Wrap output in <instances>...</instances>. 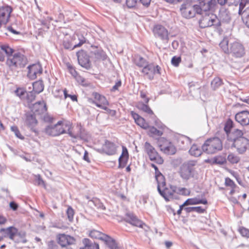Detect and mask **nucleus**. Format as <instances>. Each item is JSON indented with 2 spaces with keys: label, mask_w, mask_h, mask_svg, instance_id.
Wrapping results in <instances>:
<instances>
[{
  "label": "nucleus",
  "mask_w": 249,
  "mask_h": 249,
  "mask_svg": "<svg viewBox=\"0 0 249 249\" xmlns=\"http://www.w3.org/2000/svg\"><path fill=\"white\" fill-rule=\"evenodd\" d=\"M219 46L226 53H229L230 49L229 47V41L228 38H224L219 43Z\"/></svg>",
  "instance_id": "nucleus-42"
},
{
  "label": "nucleus",
  "mask_w": 249,
  "mask_h": 249,
  "mask_svg": "<svg viewBox=\"0 0 249 249\" xmlns=\"http://www.w3.org/2000/svg\"><path fill=\"white\" fill-rule=\"evenodd\" d=\"M27 77L31 79L34 80L42 73V68L39 63H36L29 65L28 68Z\"/></svg>",
  "instance_id": "nucleus-16"
},
{
  "label": "nucleus",
  "mask_w": 249,
  "mask_h": 249,
  "mask_svg": "<svg viewBox=\"0 0 249 249\" xmlns=\"http://www.w3.org/2000/svg\"><path fill=\"white\" fill-rule=\"evenodd\" d=\"M148 134L150 136H161L163 134V132L159 130H158L154 126H150L149 125Z\"/></svg>",
  "instance_id": "nucleus-44"
},
{
  "label": "nucleus",
  "mask_w": 249,
  "mask_h": 249,
  "mask_svg": "<svg viewBox=\"0 0 249 249\" xmlns=\"http://www.w3.org/2000/svg\"><path fill=\"white\" fill-rule=\"evenodd\" d=\"M223 84L222 79L216 77L211 82V87L213 90H216Z\"/></svg>",
  "instance_id": "nucleus-43"
},
{
  "label": "nucleus",
  "mask_w": 249,
  "mask_h": 249,
  "mask_svg": "<svg viewBox=\"0 0 249 249\" xmlns=\"http://www.w3.org/2000/svg\"><path fill=\"white\" fill-rule=\"evenodd\" d=\"M36 182L38 185H42L45 186V182L43 181L42 178H41L40 175H38L36 176Z\"/></svg>",
  "instance_id": "nucleus-62"
},
{
  "label": "nucleus",
  "mask_w": 249,
  "mask_h": 249,
  "mask_svg": "<svg viewBox=\"0 0 249 249\" xmlns=\"http://www.w3.org/2000/svg\"><path fill=\"white\" fill-rule=\"evenodd\" d=\"M108 106H105L106 109H103L106 111V113L111 116H115L116 114V111L113 109H110L108 108Z\"/></svg>",
  "instance_id": "nucleus-59"
},
{
  "label": "nucleus",
  "mask_w": 249,
  "mask_h": 249,
  "mask_svg": "<svg viewBox=\"0 0 249 249\" xmlns=\"http://www.w3.org/2000/svg\"><path fill=\"white\" fill-rule=\"evenodd\" d=\"M107 236V235L95 230L91 231L89 232V236L91 238L100 239L103 241Z\"/></svg>",
  "instance_id": "nucleus-33"
},
{
  "label": "nucleus",
  "mask_w": 249,
  "mask_h": 249,
  "mask_svg": "<svg viewBox=\"0 0 249 249\" xmlns=\"http://www.w3.org/2000/svg\"><path fill=\"white\" fill-rule=\"evenodd\" d=\"M160 67L153 63L146 65L142 69V72L143 75L149 80H153L156 74H160Z\"/></svg>",
  "instance_id": "nucleus-9"
},
{
  "label": "nucleus",
  "mask_w": 249,
  "mask_h": 249,
  "mask_svg": "<svg viewBox=\"0 0 249 249\" xmlns=\"http://www.w3.org/2000/svg\"><path fill=\"white\" fill-rule=\"evenodd\" d=\"M130 113L138 125L144 129H147L149 128V124L146 122L143 118L133 111H131Z\"/></svg>",
  "instance_id": "nucleus-25"
},
{
  "label": "nucleus",
  "mask_w": 249,
  "mask_h": 249,
  "mask_svg": "<svg viewBox=\"0 0 249 249\" xmlns=\"http://www.w3.org/2000/svg\"><path fill=\"white\" fill-rule=\"evenodd\" d=\"M31 111L35 115H40L47 111V107L44 101L37 102L31 107Z\"/></svg>",
  "instance_id": "nucleus-22"
},
{
  "label": "nucleus",
  "mask_w": 249,
  "mask_h": 249,
  "mask_svg": "<svg viewBox=\"0 0 249 249\" xmlns=\"http://www.w3.org/2000/svg\"><path fill=\"white\" fill-rule=\"evenodd\" d=\"M94 206L99 210L104 211L106 210V207L101 202L100 199L97 198H94L92 200Z\"/></svg>",
  "instance_id": "nucleus-48"
},
{
  "label": "nucleus",
  "mask_w": 249,
  "mask_h": 249,
  "mask_svg": "<svg viewBox=\"0 0 249 249\" xmlns=\"http://www.w3.org/2000/svg\"><path fill=\"white\" fill-rule=\"evenodd\" d=\"M27 91L25 89L22 88H18L15 90V93L17 96L19 97L21 99H25L26 94Z\"/></svg>",
  "instance_id": "nucleus-46"
},
{
  "label": "nucleus",
  "mask_w": 249,
  "mask_h": 249,
  "mask_svg": "<svg viewBox=\"0 0 249 249\" xmlns=\"http://www.w3.org/2000/svg\"><path fill=\"white\" fill-rule=\"evenodd\" d=\"M66 214H67V215L69 220L70 222H72L73 219L74 211L71 207V206L68 207V208L67 210V211H66Z\"/></svg>",
  "instance_id": "nucleus-52"
},
{
  "label": "nucleus",
  "mask_w": 249,
  "mask_h": 249,
  "mask_svg": "<svg viewBox=\"0 0 249 249\" xmlns=\"http://www.w3.org/2000/svg\"><path fill=\"white\" fill-rule=\"evenodd\" d=\"M12 12V8L10 6H4L0 8V27L8 22Z\"/></svg>",
  "instance_id": "nucleus-20"
},
{
  "label": "nucleus",
  "mask_w": 249,
  "mask_h": 249,
  "mask_svg": "<svg viewBox=\"0 0 249 249\" xmlns=\"http://www.w3.org/2000/svg\"><path fill=\"white\" fill-rule=\"evenodd\" d=\"M208 204V200L205 197H203L201 199L197 197L190 198L187 199L184 202V205H194L197 204Z\"/></svg>",
  "instance_id": "nucleus-30"
},
{
  "label": "nucleus",
  "mask_w": 249,
  "mask_h": 249,
  "mask_svg": "<svg viewBox=\"0 0 249 249\" xmlns=\"http://www.w3.org/2000/svg\"><path fill=\"white\" fill-rule=\"evenodd\" d=\"M68 69L69 70V72L71 73V74L74 77L78 74L77 71H75L74 68L71 66V65H67Z\"/></svg>",
  "instance_id": "nucleus-61"
},
{
  "label": "nucleus",
  "mask_w": 249,
  "mask_h": 249,
  "mask_svg": "<svg viewBox=\"0 0 249 249\" xmlns=\"http://www.w3.org/2000/svg\"><path fill=\"white\" fill-rule=\"evenodd\" d=\"M189 153L191 155L198 157L202 154V150L196 145H193L189 150Z\"/></svg>",
  "instance_id": "nucleus-45"
},
{
  "label": "nucleus",
  "mask_w": 249,
  "mask_h": 249,
  "mask_svg": "<svg viewBox=\"0 0 249 249\" xmlns=\"http://www.w3.org/2000/svg\"><path fill=\"white\" fill-rule=\"evenodd\" d=\"M154 36L162 41L167 42L169 40V33L167 29L161 25H155L153 29Z\"/></svg>",
  "instance_id": "nucleus-15"
},
{
  "label": "nucleus",
  "mask_w": 249,
  "mask_h": 249,
  "mask_svg": "<svg viewBox=\"0 0 249 249\" xmlns=\"http://www.w3.org/2000/svg\"><path fill=\"white\" fill-rule=\"evenodd\" d=\"M199 5L200 12L202 10L204 11H210L213 9L216 5L215 0H199Z\"/></svg>",
  "instance_id": "nucleus-26"
},
{
  "label": "nucleus",
  "mask_w": 249,
  "mask_h": 249,
  "mask_svg": "<svg viewBox=\"0 0 249 249\" xmlns=\"http://www.w3.org/2000/svg\"><path fill=\"white\" fill-rule=\"evenodd\" d=\"M181 61V58L180 56L178 57L176 56H174V57H172L171 59L172 64L175 67L178 66Z\"/></svg>",
  "instance_id": "nucleus-55"
},
{
  "label": "nucleus",
  "mask_w": 249,
  "mask_h": 249,
  "mask_svg": "<svg viewBox=\"0 0 249 249\" xmlns=\"http://www.w3.org/2000/svg\"><path fill=\"white\" fill-rule=\"evenodd\" d=\"M227 160L231 164H237L240 161V158L237 154L231 153L228 155Z\"/></svg>",
  "instance_id": "nucleus-40"
},
{
  "label": "nucleus",
  "mask_w": 249,
  "mask_h": 249,
  "mask_svg": "<svg viewBox=\"0 0 249 249\" xmlns=\"http://www.w3.org/2000/svg\"><path fill=\"white\" fill-rule=\"evenodd\" d=\"M124 221L130 224L133 226L143 228L146 225L142 220L138 218V217L134 214L131 213H127L124 217Z\"/></svg>",
  "instance_id": "nucleus-17"
},
{
  "label": "nucleus",
  "mask_w": 249,
  "mask_h": 249,
  "mask_svg": "<svg viewBox=\"0 0 249 249\" xmlns=\"http://www.w3.org/2000/svg\"><path fill=\"white\" fill-rule=\"evenodd\" d=\"M72 124L69 121L62 120L53 125H48L45 129V133L50 136L55 137L68 133L72 137L75 138L72 132Z\"/></svg>",
  "instance_id": "nucleus-3"
},
{
  "label": "nucleus",
  "mask_w": 249,
  "mask_h": 249,
  "mask_svg": "<svg viewBox=\"0 0 249 249\" xmlns=\"http://www.w3.org/2000/svg\"><path fill=\"white\" fill-rule=\"evenodd\" d=\"M207 207L203 208L201 206L194 207V212H196L198 213H203L206 212Z\"/></svg>",
  "instance_id": "nucleus-58"
},
{
  "label": "nucleus",
  "mask_w": 249,
  "mask_h": 249,
  "mask_svg": "<svg viewBox=\"0 0 249 249\" xmlns=\"http://www.w3.org/2000/svg\"><path fill=\"white\" fill-rule=\"evenodd\" d=\"M225 185L229 187L231 189L230 195L232 196L236 192V189L237 188V185L234 182L229 178H226L225 179Z\"/></svg>",
  "instance_id": "nucleus-31"
},
{
  "label": "nucleus",
  "mask_w": 249,
  "mask_h": 249,
  "mask_svg": "<svg viewBox=\"0 0 249 249\" xmlns=\"http://www.w3.org/2000/svg\"><path fill=\"white\" fill-rule=\"evenodd\" d=\"M176 146L179 149H185L188 148L190 144L189 139L184 136H180L175 140Z\"/></svg>",
  "instance_id": "nucleus-24"
},
{
  "label": "nucleus",
  "mask_w": 249,
  "mask_h": 249,
  "mask_svg": "<svg viewBox=\"0 0 249 249\" xmlns=\"http://www.w3.org/2000/svg\"><path fill=\"white\" fill-rule=\"evenodd\" d=\"M155 171V178L158 183V190L160 195L166 201H172L178 199L177 196L176 186H166L165 178L159 170L158 167L154 164H151Z\"/></svg>",
  "instance_id": "nucleus-1"
},
{
  "label": "nucleus",
  "mask_w": 249,
  "mask_h": 249,
  "mask_svg": "<svg viewBox=\"0 0 249 249\" xmlns=\"http://www.w3.org/2000/svg\"><path fill=\"white\" fill-rule=\"evenodd\" d=\"M36 93L34 92L33 91L27 93L25 100L27 101L28 103H32L35 101L36 97Z\"/></svg>",
  "instance_id": "nucleus-50"
},
{
  "label": "nucleus",
  "mask_w": 249,
  "mask_h": 249,
  "mask_svg": "<svg viewBox=\"0 0 249 249\" xmlns=\"http://www.w3.org/2000/svg\"><path fill=\"white\" fill-rule=\"evenodd\" d=\"M147 104H144L142 102H139L137 103V107L148 114L153 115L154 114L153 111L151 109L149 106L147 105Z\"/></svg>",
  "instance_id": "nucleus-34"
},
{
  "label": "nucleus",
  "mask_w": 249,
  "mask_h": 249,
  "mask_svg": "<svg viewBox=\"0 0 249 249\" xmlns=\"http://www.w3.org/2000/svg\"><path fill=\"white\" fill-rule=\"evenodd\" d=\"M223 148L221 140L218 137L207 139L202 146V150L208 154H213L221 151Z\"/></svg>",
  "instance_id": "nucleus-4"
},
{
  "label": "nucleus",
  "mask_w": 249,
  "mask_h": 249,
  "mask_svg": "<svg viewBox=\"0 0 249 249\" xmlns=\"http://www.w3.org/2000/svg\"><path fill=\"white\" fill-rule=\"evenodd\" d=\"M241 15L242 19L246 26L249 27V7L244 8L241 12H239Z\"/></svg>",
  "instance_id": "nucleus-32"
},
{
  "label": "nucleus",
  "mask_w": 249,
  "mask_h": 249,
  "mask_svg": "<svg viewBox=\"0 0 249 249\" xmlns=\"http://www.w3.org/2000/svg\"><path fill=\"white\" fill-rule=\"evenodd\" d=\"M238 232L243 237L249 238V229L244 227H240L238 229Z\"/></svg>",
  "instance_id": "nucleus-51"
},
{
  "label": "nucleus",
  "mask_w": 249,
  "mask_h": 249,
  "mask_svg": "<svg viewBox=\"0 0 249 249\" xmlns=\"http://www.w3.org/2000/svg\"><path fill=\"white\" fill-rule=\"evenodd\" d=\"M201 28H205L210 27L218 28L221 26V22L216 15L212 13H206L203 15L199 21Z\"/></svg>",
  "instance_id": "nucleus-5"
},
{
  "label": "nucleus",
  "mask_w": 249,
  "mask_h": 249,
  "mask_svg": "<svg viewBox=\"0 0 249 249\" xmlns=\"http://www.w3.org/2000/svg\"><path fill=\"white\" fill-rule=\"evenodd\" d=\"M144 148L145 153L151 161H154L158 164H162L163 163V159L150 143L147 142H145L144 144Z\"/></svg>",
  "instance_id": "nucleus-7"
},
{
  "label": "nucleus",
  "mask_w": 249,
  "mask_h": 249,
  "mask_svg": "<svg viewBox=\"0 0 249 249\" xmlns=\"http://www.w3.org/2000/svg\"><path fill=\"white\" fill-rule=\"evenodd\" d=\"M181 15L186 18H190L194 17L196 13H200V8L198 5H193L189 0L182 3L180 8Z\"/></svg>",
  "instance_id": "nucleus-6"
},
{
  "label": "nucleus",
  "mask_w": 249,
  "mask_h": 249,
  "mask_svg": "<svg viewBox=\"0 0 249 249\" xmlns=\"http://www.w3.org/2000/svg\"><path fill=\"white\" fill-rule=\"evenodd\" d=\"M0 233L1 234L0 237H3V239L5 237H8L13 240L15 237L18 234V232L17 228L10 226L6 228H1Z\"/></svg>",
  "instance_id": "nucleus-19"
},
{
  "label": "nucleus",
  "mask_w": 249,
  "mask_h": 249,
  "mask_svg": "<svg viewBox=\"0 0 249 249\" xmlns=\"http://www.w3.org/2000/svg\"><path fill=\"white\" fill-rule=\"evenodd\" d=\"M247 2H248L246 0H227V3L229 5H237L239 4V12H241L243 9L245 7V5Z\"/></svg>",
  "instance_id": "nucleus-35"
},
{
  "label": "nucleus",
  "mask_w": 249,
  "mask_h": 249,
  "mask_svg": "<svg viewBox=\"0 0 249 249\" xmlns=\"http://www.w3.org/2000/svg\"><path fill=\"white\" fill-rule=\"evenodd\" d=\"M104 241L110 249H120L115 241L111 237L108 235L107 236V238H105Z\"/></svg>",
  "instance_id": "nucleus-37"
},
{
  "label": "nucleus",
  "mask_w": 249,
  "mask_h": 249,
  "mask_svg": "<svg viewBox=\"0 0 249 249\" xmlns=\"http://www.w3.org/2000/svg\"><path fill=\"white\" fill-rule=\"evenodd\" d=\"M134 62L139 67H144L146 65L148 64L146 60L140 55L136 56Z\"/></svg>",
  "instance_id": "nucleus-39"
},
{
  "label": "nucleus",
  "mask_w": 249,
  "mask_h": 249,
  "mask_svg": "<svg viewBox=\"0 0 249 249\" xmlns=\"http://www.w3.org/2000/svg\"><path fill=\"white\" fill-rule=\"evenodd\" d=\"M79 42L75 45H74L72 49H74L76 48L80 47L82 45L85 44L86 42V38L83 36H81L79 38Z\"/></svg>",
  "instance_id": "nucleus-54"
},
{
  "label": "nucleus",
  "mask_w": 249,
  "mask_h": 249,
  "mask_svg": "<svg viewBox=\"0 0 249 249\" xmlns=\"http://www.w3.org/2000/svg\"><path fill=\"white\" fill-rule=\"evenodd\" d=\"M44 120L46 122L51 123L53 122V121L54 120V118L53 117H52L49 115H47L44 116Z\"/></svg>",
  "instance_id": "nucleus-64"
},
{
  "label": "nucleus",
  "mask_w": 249,
  "mask_h": 249,
  "mask_svg": "<svg viewBox=\"0 0 249 249\" xmlns=\"http://www.w3.org/2000/svg\"><path fill=\"white\" fill-rule=\"evenodd\" d=\"M0 48L7 55L6 64L10 69L22 68L26 64L27 59L23 54L16 53L13 55L14 50L6 45H1Z\"/></svg>",
  "instance_id": "nucleus-2"
},
{
  "label": "nucleus",
  "mask_w": 249,
  "mask_h": 249,
  "mask_svg": "<svg viewBox=\"0 0 249 249\" xmlns=\"http://www.w3.org/2000/svg\"><path fill=\"white\" fill-rule=\"evenodd\" d=\"M117 147V146L114 142L108 140H106L100 149V151L101 153L108 155H113L116 154Z\"/></svg>",
  "instance_id": "nucleus-18"
},
{
  "label": "nucleus",
  "mask_w": 249,
  "mask_h": 249,
  "mask_svg": "<svg viewBox=\"0 0 249 249\" xmlns=\"http://www.w3.org/2000/svg\"><path fill=\"white\" fill-rule=\"evenodd\" d=\"M196 172L195 168L194 165L190 163H185L182 164L179 168L178 173L180 178L183 179L187 180L190 178H193Z\"/></svg>",
  "instance_id": "nucleus-8"
},
{
  "label": "nucleus",
  "mask_w": 249,
  "mask_h": 249,
  "mask_svg": "<svg viewBox=\"0 0 249 249\" xmlns=\"http://www.w3.org/2000/svg\"><path fill=\"white\" fill-rule=\"evenodd\" d=\"M140 97L142 99L146 104H148L150 99L147 97V92L144 90H141L140 92Z\"/></svg>",
  "instance_id": "nucleus-56"
},
{
  "label": "nucleus",
  "mask_w": 249,
  "mask_h": 249,
  "mask_svg": "<svg viewBox=\"0 0 249 249\" xmlns=\"http://www.w3.org/2000/svg\"><path fill=\"white\" fill-rule=\"evenodd\" d=\"M230 53L235 57H241L245 54V52L243 46L240 43L235 42L230 47Z\"/></svg>",
  "instance_id": "nucleus-21"
},
{
  "label": "nucleus",
  "mask_w": 249,
  "mask_h": 249,
  "mask_svg": "<svg viewBox=\"0 0 249 249\" xmlns=\"http://www.w3.org/2000/svg\"><path fill=\"white\" fill-rule=\"evenodd\" d=\"M83 242L85 245L84 248H80V249H99V245L97 244H90L89 240L88 239L85 238Z\"/></svg>",
  "instance_id": "nucleus-41"
},
{
  "label": "nucleus",
  "mask_w": 249,
  "mask_h": 249,
  "mask_svg": "<svg viewBox=\"0 0 249 249\" xmlns=\"http://www.w3.org/2000/svg\"><path fill=\"white\" fill-rule=\"evenodd\" d=\"M122 154L119 159V167L124 168L126 165L128 159V152L125 146H123Z\"/></svg>",
  "instance_id": "nucleus-29"
},
{
  "label": "nucleus",
  "mask_w": 249,
  "mask_h": 249,
  "mask_svg": "<svg viewBox=\"0 0 249 249\" xmlns=\"http://www.w3.org/2000/svg\"><path fill=\"white\" fill-rule=\"evenodd\" d=\"M233 127V123L231 119H228L224 126V130L226 133V134H228L229 133L231 132V128Z\"/></svg>",
  "instance_id": "nucleus-49"
},
{
  "label": "nucleus",
  "mask_w": 249,
  "mask_h": 249,
  "mask_svg": "<svg viewBox=\"0 0 249 249\" xmlns=\"http://www.w3.org/2000/svg\"><path fill=\"white\" fill-rule=\"evenodd\" d=\"M214 164L223 165L226 163V158L225 156L218 155L213 157Z\"/></svg>",
  "instance_id": "nucleus-47"
},
{
  "label": "nucleus",
  "mask_w": 249,
  "mask_h": 249,
  "mask_svg": "<svg viewBox=\"0 0 249 249\" xmlns=\"http://www.w3.org/2000/svg\"><path fill=\"white\" fill-rule=\"evenodd\" d=\"M44 87L42 80L36 81L33 83V91L36 94H38L43 90Z\"/></svg>",
  "instance_id": "nucleus-36"
},
{
  "label": "nucleus",
  "mask_w": 249,
  "mask_h": 249,
  "mask_svg": "<svg viewBox=\"0 0 249 249\" xmlns=\"http://www.w3.org/2000/svg\"><path fill=\"white\" fill-rule=\"evenodd\" d=\"M57 243L62 248L67 247L75 244V239L71 235L65 233H59L56 235Z\"/></svg>",
  "instance_id": "nucleus-13"
},
{
  "label": "nucleus",
  "mask_w": 249,
  "mask_h": 249,
  "mask_svg": "<svg viewBox=\"0 0 249 249\" xmlns=\"http://www.w3.org/2000/svg\"><path fill=\"white\" fill-rule=\"evenodd\" d=\"M77 59L79 65L87 70H89L91 68V62L89 60V57L87 53L81 50L76 53Z\"/></svg>",
  "instance_id": "nucleus-12"
},
{
  "label": "nucleus",
  "mask_w": 249,
  "mask_h": 249,
  "mask_svg": "<svg viewBox=\"0 0 249 249\" xmlns=\"http://www.w3.org/2000/svg\"><path fill=\"white\" fill-rule=\"evenodd\" d=\"M138 0H126V4L128 8L135 7L137 3Z\"/></svg>",
  "instance_id": "nucleus-57"
},
{
  "label": "nucleus",
  "mask_w": 249,
  "mask_h": 249,
  "mask_svg": "<svg viewBox=\"0 0 249 249\" xmlns=\"http://www.w3.org/2000/svg\"><path fill=\"white\" fill-rule=\"evenodd\" d=\"M177 196L178 197V195L183 196H189L191 194V190L185 187H178L176 186Z\"/></svg>",
  "instance_id": "nucleus-38"
},
{
  "label": "nucleus",
  "mask_w": 249,
  "mask_h": 249,
  "mask_svg": "<svg viewBox=\"0 0 249 249\" xmlns=\"http://www.w3.org/2000/svg\"><path fill=\"white\" fill-rule=\"evenodd\" d=\"M47 249H57V246L54 241H50L47 244Z\"/></svg>",
  "instance_id": "nucleus-60"
},
{
  "label": "nucleus",
  "mask_w": 249,
  "mask_h": 249,
  "mask_svg": "<svg viewBox=\"0 0 249 249\" xmlns=\"http://www.w3.org/2000/svg\"><path fill=\"white\" fill-rule=\"evenodd\" d=\"M35 115V114L28 115L26 119V124L32 131L37 133L38 131L36 128V126L37 124V121Z\"/></svg>",
  "instance_id": "nucleus-28"
},
{
  "label": "nucleus",
  "mask_w": 249,
  "mask_h": 249,
  "mask_svg": "<svg viewBox=\"0 0 249 249\" xmlns=\"http://www.w3.org/2000/svg\"><path fill=\"white\" fill-rule=\"evenodd\" d=\"M93 100L90 99V102L94 104L97 107L101 109H106L105 106H108L109 103L107 98L97 92L92 93Z\"/></svg>",
  "instance_id": "nucleus-11"
},
{
  "label": "nucleus",
  "mask_w": 249,
  "mask_h": 249,
  "mask_svg": "<svg viewBox=\"0 0 249 249\" xmlns=\"http://www.w3.org/2000/svg\"><path fill=\"white\" fill-rule=\"evenodd\" d=\"M243 135L244 134L242 131L236 129L227 135V140L230 142L232 144L235 142L236 140H238L240 138H244Z\"/></svg>",
  "instance_id": "nucleus-27"
},
{
  "label": "nucleus",
  "mask_w": 249,
  "mask_h": 249,
  "mask_svg": "<svg viewBox=\"0 0 249 249\" xmlns=\"http://www.w3.org/2000/svg\"><path fill=\"white\" fill-rule=\"evenodd\" d=\"M11 129L12 131H13L16 136L20 139H24V137L22 135V134L20 133L18 127L16 126H11Z\"/></svg>",
  "instance_id": "nucleus-53"
},
{
  "label": "nucleus",
  "mask_w": 249,
  "mask_h": 249,
  "mask_svg": "<svg viewBox=\"0 0 249 249\" xmlns=\"http://www.w3.org/2000/svg\"><path fill=\"white\" fill-rule=\"evenodd\" d=\"M231 145L236 149L239 154H243L249 150V140L245 138H240L231 144Z\"/></svg>",
  "instance_id": "nucleus-14"
},
{
  "label": "nucleus",
  "mask_w": 249,
  "mask_h": 249,
  "mask_svg": "<svg viewBox=\"0 0 249 249\" xmlns=\"http://www.w3.org/2000/svg\"><path fill=\"white\" fill-rule=\"evenodd\" d=\"M237 122L243 125L249 124V112L248 111H242L237 113L235 116Z\"/></svg>",
  "instance_id": "nucleus-23"
},
{
  "label": "nucleus",
  "mask_w": 249,
  "mask_h": 249,
  "mask_svg": "<svg viewBox=\"0 0 249 249\" xmlns=\"http://www.w3.org/2000/svg\"><path fill=\"white\" fill-rule=\"evenodd\" d=\"M159 147L161 151L167 155H174L176 152V146L169 141L161 138L159 141Z\"/></svg>",
  "instance_id": "nucleus-10"
},
{
  "label": "nucleus",
  "mask_w": 249,
  "mask_h": 249,
  "mask_svg": "<svg viewBox=\"0 0 249 249\" xmlns=\"http://www.w3.org/2000/svg\"><path fill=\"white\" fill-rule=\"evenodd\" d=\"M76 81L80 84L84 85L85 83V79L78 74V73L74 77Z\"/></svg>",
  "instance_id": "nucleus-63"
}]
</instances>
